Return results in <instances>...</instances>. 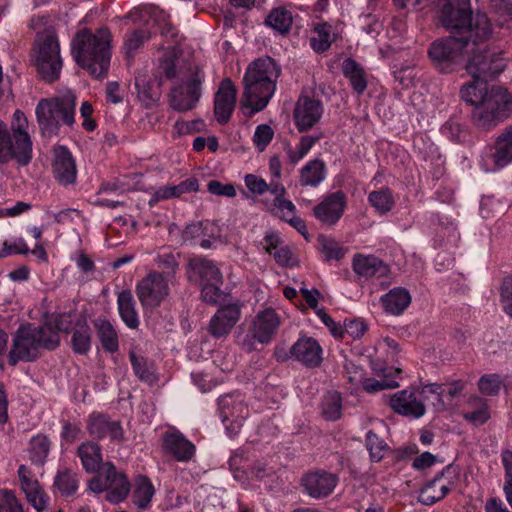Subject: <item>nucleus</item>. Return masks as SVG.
I'll list each match as a JSON object with an SVG mask.
<instances>
[{
  "instance_id": "obj_19",
  "label": "nucleus",
  "mask_w": 512,
  "mask_h": 512,
  "mask_svg": "<svg viewBox=\"0 0 512 512\" xmlns=\"http://www.w3.org/2000/svg\"><path fill=\"white\" fill-rule=\"evenodd\" d=\"M347 205V198L344 192H333L314 207V216L323 224L334 225L342 217Z\"/></svg>"
},
{
  "instance_id": "obj_24",
  "label": "nucleus",
  "mask_w": 512,
  "mask_h": 512,
  "mask_svg": "<svg viewBox=\"0 0 512 512\" xmlns=\"http://www.w3.org/2000/svg\"><path fill=\"white\" fill-rule=\"evenodd\" d=\"M52 172L55 179L62 185L75 182L77 175L75 160L66 147L58 146L54 148Z\"/></svg>"
},
{
  "instance_id": "obj_21",
  "label": "nucleus",
  "mask_w": 512,
  "mask_h": 512,
  "mask_svg": "<svg viewBox=\"0 0 512 512\" xmlns=\"http://www.w3.org/2000/svg\"><path fill=\"white\" fill-rule=\"evenodd\" d=\"M87 430L92 437L97 439L109 437L113 442L124 441V432L120 423L111 420L104 414L92 413L87 421Z\"/></svg>"
},
{
  "instance_id": "obj_28",
  "label": "nucleus",
  "mask_w": 512,
  "mask_h": 512,
  "mask_svg": "<svg viewBox=\"0 0 512 512\" xmlns=\"http://www.w3.org/2000/svg\"><path fill=\"white\" fill-rule=\"evenodd\" d=\"M161 81L156 76L138 73L135 76V88L138 99L146 108L154 106L161 97Z\"/></svg>"
},
{
  "instance_id": "obj_52",
  "label": "nucleus",
  "mask_w": 512,
  "mask_h": 512,
  "mask_svg": "<svg viewBox=\"0 0 512 512\" xmlns=\"http://www.w3.org/2000/svg\"><path fill=\"white\" fill-rule=\"evenodd\" d=\"M150 38L149 32L146 30H135L126 34L124 41L125 53L128 57H132L134 53Z\"/></svg>"
},
{
  "instance_id": "obj_35",
  "label": "nucleus",
  "mask_w": 512,
  "mask_h": 512,
  "mask_svg": "<svg viewBox=\"0 0 512 512\" xmlns=\"http://www.w3.org/2000/svg\"><path fill=\"white\" fill-rule=\"evenodd\" d=\"M199 185L196 178H189L178 185L163 186L155 191L152 199L162 201L171 198H178L184 193L198 191Z\"/></svg>"
},
{
  "instance_id": "obj_36",
  "label": "nucleus",
  "mask_w": 512,
  "mask_h": 512,
  "mask_svg": "<svg viewBox=\"0 0 512 512\" xmlns=\"http://www.w3.org/2000/svg\"><path fill=\"white\" fill-rule=\"evenodd\" d=\"M326 175V166L322 160L315 159L309 161L300 170V184L302 186H318Z\"/></svg>"
},
{
  "instance_id": "obj_43",
  "label": "nucleus",
  "mask_w": 512,
  "mask_h": 512,
  "mask_svg": "<svg viewBox=\"0 0 512 512\" xmlns=\"http://www.w3.org/2000/svg\"><path fill=\"white\" fill-rule=\"evenodd\" d=\"M50 441L44 434H38L30 440L29 459L34 464H43L50 451Z\"/></svg>"
},
{
  "instance_id": "obj_62",
  "label": "nucleus",
  "mask_w": 512,
  "mask_h": 512,
  "mask_svg": "<svg viewBox=\"0 0 512 512\" xmlns=\"http://www.w3.org/2000/svg\"><path fill=\"white\" fill-rule=\"evenodd\" d=\"M208 191L217 196L234 197L236 195L235 187L232 184H222L220 181L211 180L207 184Z\"/></svg>"
},
{
  "instance_id": "obj_3",
  "label": "nucleus",
  "mask_w": 512,
  "mask_h": 512,
  "mask_svg": "<svg viewBox=\"0 0 512 512\" xmlns=\"http://www.w3.org/2000/svg\"><path fill=\"white\" fill-rule=\"evenodd\" d=\"M280 73V66L271 57H261L252 62L244 75L241 103L253 113L262 111L275 92Z\"/></svg>"
},
{
  "instance_id": "obj_11",
  "label": "nucleus",
  "mask_w": 512,
  "mask_h": 512,
  "mask_svg": "<svg viewBox=\"0 0 512 512\" xmlns=\"http://www.w3.org/2000/svg\"><path fill=\"white\" fill-rule=\"evenodd\" d=\"M442 391L441 385L438 384L426 385L422 390L404 389L390 396L389 406L398 415L417 419L426 412L425 395L431 393L440 399Z\"/></svg>"
},
{
  "instance_id": "obj_1",
  "label": "nucleus",
  "mask_w": 512,
  "mask_h": 512,
  "mask_svg": "<svg viewBox=\"0 0 512 512\" xmlns=\"http://www.w3.org/2000/svg\"><path fill=\"white\" fill-rule=\"evenodd\" d=\"M470 38L466 39L465 69L473 78H493L505 68V60L500 51L490 49L485 42L493 29L487 15L477 13L470 28Z\"/></svg>"
},
{
  "instance_id": "obj_41",
  "label": "nucleus",
  "mask_w": 512,
  "mask_h": 512,
  "mask_svg": "<svg viewBox=\"0 0 512 512\" xmlns=\"http://www.w3.org/2000/svg\"><path fill=\"white\" fill-rule=\"evenodd\" d=\"M102 347L110 353L118 350V337L115 329L107 320H97L95 323Z\"/></svg>"
},
{
  "instance_id": "obj_15",
  "label": "nucleus",
  "mask_w": 512,
  "mask_h": 512,
  "mask_svg": "<svg viewBox=\"0 0 512 512\" xmlns=\"http://www.w3.org/2000/svg\"><path fill=\"white\" fill-rule=\"evenodd\" d=\"M170 279L159 271L149 272L136 287V294L144 307H157L169 295Z\"/></svg>"
},
{
  "instance_id": "obj_34",
  "label": "nucleus",
  "mask_w": 512,
  "mask_h": 512,
  "mask_svg": "<svg viewBox=\"0 0 512 512\" xmlns=\"http://www.w3.org/2000/svg\"><path fill=\"white\" fill-rule=\"evenodd\" d=\"M292 23V13L283 6L272 9L264 21L267 27L281 35H285L290 31Z\"/></svg>"
},
{
  "instance_id": "obj_40",
  "label": "nucleus",
  "mask_w": 512,
  "mask_h": 512,
  "mask_svg": "<svg viewBox=\"0 0 512 512\" xmlns=\"http://www.w3.org/2000/svg\"><path fill=\"white\" fill-rule=\"evenodd\" d=\"M53 485L62 496L69 497L77 491L79 480L76 473L65 469L56 474Z\"/></svg>"
},
{
  "instance_id": "obj_12",
  "label": "nucleus",
  "mask_w": 512,
  "mask_h": 512,
  "mask_svg": "<svg viewBox=\"0 0 512 512\" xmlns=\"http://www.w3.org/2000/svg\"><path fill=\"white\" fill-rule=\"evenodd\" d=\"M203 81L204 72L197 66L191 67L188 75L171 88L169 93L170 107L178 112L192 110L201 97Z\"/></svg>"
},
{
  "instance_id": "obj_46",
  "label": "nucleus",
  "mask_w": 512,
  "mask_h": 512,
  "mask_svg": "<svg viewBox=\"0 0 512 512\" xmlns=\"http://www.w3.org/2000/svg\"><path fill=\"white\" fill-rule=\"evenodd\" d=\"M314 34L310 39L313 50L316 52L328 50L333 41L332 27L326 23L318 24L314 29Z\"/></svg>"
},
{
  "instance_id": "obj_53",
  "label": "nucleus",
  "mask_w": 512,
  "mask_h": 512,
  "mask_svg": "<svg viewBox=\"0 0 512 512\" xmlns=\"http://www.w3.org/2000/svg\"><path fill=\"white\" fill-rule=\"evenodd\" d=\"M491 9L496 14L497 25L503 27L512 20V5L508 0H490Z\"/></svg>"
},
{
  "instance_id": "obj_58",
  "label": "nucleus",
  "mask_w": 512,
  "mask_h": 512,
  "mask_svg": "<svg viewBox=\"0 0 512 512\" xmlns=\"http://www.w3.org/2000/svg\"><path fill=\"white\" fill-rule=\"evenodd\" d=\"M502 386L500 377L496 374L484 375L478 382L479 390L484 395L493 396L498 394Z\"/></svg>"
},
{
  "instance_id": "obj_60",
  "label": "nucleus",
  "mask_w": 512,
  "mask_h": 512,
  "mask_svg": "<svg viewBox=\"0 0 512 512\" xmlns=\"http://www.w3.org/2000/svg\"><path fill=\"white\" fill-rule=\"evenodd\" d=\"M274 132L267 124H261L256 128L253 141L260 151H263L271 142Z\"/></svg>"
},
{
  "instance_id": "obj_39",
  "label": "nucleus",
  "mask_w": 512,
  "mask_h": 512,
  "mask_svg": "<svg viewBox=\"0 0 512 512\" xmlns=\"http://www.w3.org/2000/svg\"><path fill=\"white\" fill-rule=\"evenodd\" d=\"M129 358L135 375L142 382L150 385L158 381L154 364L142 356H138L134 351L129 352Z\"/></svg>"
},
{
  "instance_id": "obj_63",
  "label": "nucleus",
  "mask_w": 512,
  "mask_h": 512,
  "mask_svg": "<svg viewBox=\"0 0 512 512\" xmlns=\"http://www.w3.org/2000/svg\"><path fill=\"white\" fill-rule=\"evenodd\" d=\"M2 497L6 512H24V506L11 490H3Z\"/></svg>"
},
{
  "instance_id": "obj_16",
  "label": "nucleus",
  "mask_w": 512,
  "mask_h": 512,
  "mask_svg": "<svg viewBox=\"0 0 512 512\" xmlns=\"http://www.w3.org/2000/svg\"><path fill=\"white\" fill-rule=\"evenodd\" d=\"M456 475V467L447 465L433 480L420 490L418 501L424 505H432L443 499L454 486V478Z\"/></svg>"
},
{
  "instance_id": "obj_47",
  "label": "nucleus",
  "mask_w": 512,
  "mask_h": 512,
  "mask_svg": "<svg viewBox=\"0 0 512 512\" xmlns=\"http://www.w3.org/2000/svg\"><path fill=\"white\" fill-rule=\"evenodd\" d=\"M368 201L381 214L389 212L395 204L392 193L388 188L372 191L368 196Z\"/></svg>"
},
{
  "instance_id": "obj_2",
  "label": "nucleus",
  "mask_w": 512,
  "mask_h": 512,
  "mask_svg": "<svg viewBox=\"0 0 512 512\" xmlns=\"http://www.w3.org/2000/svg\"><path fill=\"white\" fill-rule=\"evenodd\" d=\"M112 34L107 27H101L93 33L84 28L76 33L72 40V54L75 61L91 76H106L111 59Z\"/></svg>"
},
{
  "instance_id": "obj_5",
  "label": "nucleus",
  "mask_w": 512,
  "mask_h": 512,
  "mask_svg": "<svg viewBox=\"0 0 512 512\" xmlns=\"http://www.w3.org/2000/svg\"><path fill=\"white\" fill-rule=\"evenodd\" d=\"M28 120L24 113L16 110L12 117L11 131L0 120V163L15 160L18 164L26 166L32 159V141L27 132Z\"/></svg>"
},
{
  "instance_id": "obj_59",
  "label": "nucleus",
  "mask_w": 512,
  "mask_h": 512,
  "mask_svg": "<svg viewBox=\"0 0 512 512\" xmlns=\"http://www.w3.org/2000/svg\"><path fill=\"white\" fill-rule=\"evenodd\" d=\"M17 473L20 487L23 493L31 491L40 486L38 480L34 477L32 471L27 466L20 465Z\"/></svg>"
},
{
  "instance_id": "obj_61",
  "label": "nucleus",
  "mask_w": 512,
  "mask_h": 512,
  "mask_svg": "<svg viewBox=\"0 0 512 512\" xmlns=\"http://www.w3.org/2000/svg\"><path fill=\"white\" fill-rule=\"evenodd\" d=\"M222 283H206L201 285V295L205 302L216 304L221 299V286Z\"/></svg>"
},
{
  "instance_id": "obj_37",
  "label": "nucleus",
  "mask_w": 512,
  "mask_h": 512,
  "mask_svg": "<svg viewBox=\"0 0 512 512\" xmlns=\"http://www.w3.org/2000/svg\"><path fill=\"white\" fill-rule=\"evenodd\" d=\"M342 72L357 94H362L365 91L367 87L365 73L355 60L351 58L345 59L342 63Z\"/></svg>"
},
{
  "instance_id": "obj_56",
  "label": "nucleus",
  "mask_w": 512,
  "mask_h": 512,
  "mask_svg": "<svg viewBox=\"0 0 512 512\" xmlns=\"http://www.w3.org/2000/svg\"><path fill=\"white\" fill-rule=\"evenodd\" d=\"M76 316L77 315L72 312L61 313L47 318L44 322H50L52 328L57 331L59 335V332L68 333L72 329Z\"/></svg>"
},
{
  "instance_id": "obj_33",
  "label": "nucleus",
  "mask_w": 512,
  "mask_h": 512,
  "mask_svg": "<svg viewBox=\"0 0 512 512\" xmlns=\"http://www.w3.org/2000/svg\"><path fill=\"white\" fill-rule=\"evenodd\" d=\"M118 311L122 321L131 329H136L139 326V317L136 310V302L133 298L131 291L124 290L119 293Z\"/></svg>"
},
{
  "instance_id": "obj_20",
  "label": "nucleus",
  "mask_w": 512,
  "mask_h": 512,
  "mask_svg": "<svg viewBox=\"0 0 512 512\" xmlns=\"http://www.w3.org/2000/svg\"><path fill=\"white\" fill-rule=\"evenodd\" d=\"M219 410L223 424L227 430L236 433L248 416V408L241 399L226 395L219 399Z\"/></svg>"
},
{
  "instance_id": "obj_55",
  "label": "nucleus",
  "mask_w": 512,
  "mask_h": 512,
  "mask_svg": "<svg viewBox=\"0 0 512 512\" xmlns=\"http://www.w3.org/2000/svg\"><path fill=\"white\" fill-rule=\"evenodd\" d=\"M366 447L369 450L371 459L379 462L384 457L387 445L374 432L369 431L366 435Z\"/></svg>"
},
{
  "instance_id": "obj_42",
  "label": "nucleus",
  "mask_w": 512,
  "mask_h": 512,
  "mask_svg": "<svg viewBox=\"0 0 512 512\" xmlns=\"http://www.w3.org/2000/svg\"><path fill=\"white\" fill-rule=\"evenodd\" d=\"M72 349L77 354H86L91 347V330L86 322H77L71 338Z\"/></svg>"
},
{
  "instance_id": "obj_32",
  "label": "nucleus",
  "mask_w": 512,
  "mask_h": 512,
  "mask_svg": "<svg viewBox=\"0 0 512 512\" xmlns=\"http://www.w3.org/2000/svg\"><path fill=\"white\" fill-rule=\"evenodd\" d=\"M77 454L81 459L84 470L88 473L96 472L104 464L102 462L101 447L94 442H84L78 449Z\"/></svg>"
},
{
  "instance_id": "obj_38",
  "label": "nucleus",
  "mask_w": 512,
  "mask_h": 512,
  "mask_svg": "<svg viewBox=\"0 0 512 512\" xmlns=\"http://www.w3.org/2000/svg\"><path fill=\"white\" fill-rule=\"evenodd\" d=\"M486 80L473 78L472 81L464 84L460 89V96L466 103L477 107L482 102L486 92L489 91Z\"/></svg>"
},
{
  "instance_id": "obj_26",
  "label": "nucleus",
  "mask_w": 512,
  "mask_h": 512,
  "mask_svg": "<svg viewBox=\"0 0 512 512\" xmlns=\"http://www.w3.org/2000/svg\"><path fill=\"white\" fill-rule=\"evenodd\" d=\"M163 448L166 453L180 462L190 461L196 451L195 445L176 430L164 434Z\"/></svg>"
},
{
  "instance_id": "obj_9",
  "label": "nucleus",
  "mask_w": 512,
  "mask_h": 512,
  "mask_svg": "<svg viewBox=\"0 0 512 512\" xmlns=\"http://www.w3.org/2000/svg\"><path fill=\"white\" fill-rule=\"evenodd\" d=\"M468 37L449 36L433 42L429 48V57L435 68L441 73H452L463 66Z\"/></svg>"
},
{
  "instance_id": "obj_54",
  "label": "nucleus",
  "mask_w": 512,
  "mask_h": 512,
  "mask_svg": "<svg viewBox=\"0 0 512 512\" xmlns=\"http://www.w3.org/2000/svg\"><path fill=\"white\" fill-rule=\"evenodd\" d=\"M341 407V397L335 392L325 398L322 413L327 420H336L341 415Z\"/></svg>"
},
{
  "instance_id": "obj_17",
  "label": "nucleus",
  "mask_w": 512,
  "mask_h": 512,
  "mask_svg": "<svg viewBox=\"0 0 512 512\" xmlns=\"http://www.w3.org/2000/svg\"><path fill=\"white\" fill-rule=\"evenodd\" d=\"M324 112L320 100L309 96H300L295 104L293 117L299 132H305L314 127L321 119Z\"/></svg>"
},
{
  "instance_id": "obj_14",
  "label": "nucleus",
  "mask_w": 512,
  "mask_h": 512,
  "mask_svg": "<svg viewBox=\"0 0 512 512\" xmlns=\"http://www.w3.org/2000/svg\"><path fill=\"white\" fill-rule=\"evenodd\" d=\"M476 15L472 16L470 0H448L441 12L442 25L459 34V37L470 38V28L474 24Z\"/></svg>"
},
{
  "instance_id": "obj_57",
  "label": "nucleus",
  "mask_w": 512,
  "mask_h": 512,
  "mask_svg": "<svg viewBox=\"0 0 512 512\" xmlns=\"http://www.w3.org/2000/svg\"><path fill=\"white\" fill-rule=\"evenodd\" d=\"M27 501L37 512H45L49 503V496L41 486L24 493Z\"/></svg>"
},
{
  "instance_id": "obj_25",
  "label": "nucleus",
  "mask_w": 512,
  "mask_h": 512,
  "mask_svg": "<svg viewBox=\"0 0 512 512\" xmlns=\"http://www.w3.org/2000/svg\"><path fill=\"white\" fill-rule=\"evenodd\" d=\"M241 315L238 304H229L222 306L211 318L208 330L216 338L226 336L235 324L239 321Z\"/></svg>"
},
{
  "instance_id": "obj_27",
  "label": "nucleus",
  "mask_w": 512,
  "mask_h": 512,
  "mask_svg": "<svg viewBox=\"0 0 512 512\" xmlns=\"http://www.w3.org/2000/svg\"><path fill=\"white\" fill-rule=\"evenodd\" d=\"M290 352L297 361L308 367H317L322 361V349L318 342L310 337L298 339Z\"/></svg>"
},
{
  "instance_id": "obj_48",
  "label": "nucleus",
  "mask_w": 512,
  "mask_h": 512,
  "mask_svg": "<svg viewBox=\"0 0 512 512\" xmlns=\"http://www.w3.org/2000/svg\"><path fill=\"white\" fill-rule=\"evenodd\" d=\"M322 134L307 135L301 137L297 147L295 149L288 150V157L291 163L296 164L299 160L304 158L315 143H317Z\"/></svg>"
},
{
  "instance_id": "obj_30",
  "label": "nucleus",
  "mask_w": 512,
  "mask_h": 512,
  "mask_svg": "<svg viewBox=\"0 0 512 512\" xmlns=\"http://www.w3.org/2000/svg\"><path fill=\"white\" fill-rule=\"evenodd\" d=\"M411 303V295L406 288L396 287L381 297L384 310L392 315H400Z\"/></svg>"
},
{
  "instance_id": "obj_45",
  "label": "nucleus",
  "mask_w": 512,
  "mask_h": 512,
  "mask_svg": "<svg viewBox=\"0 0 512 512\" xmlns=\"http://www.w3.org/2000/svg\"><path fill=\"white\" fill-rule=\"evenodd\" d=\"M178 257V254H174L168 248H161L157 252L154 262L158 268L163 270L162 273L165 277L171 279L179 267Z\"/></svg>"
},
{
  "instance_id": "obj_22",
  "label": "nucleus",
  "mask_w": 512,
  "mask_h": 512,
  "mask_svg": "<svg viewBox=\"0 0 512 512\" xmlns=\"http://www.w3.org/2000/svg\"><path fill=\"white\" fill-rule=\"evenodd\" d=\"M236 89L231 79L221 81L214 98V114L220 124L229 121L236 104Z\"/></svg>"
},
{
  "instance_id": "obj_4",
  "label": "nucleus",
  "mask_w": 512,
  "mask_h": 512,
  "mask_svg": "<svg viewBox=\"0 0 512 512\" xmlns=\"http://www.w3.org/2000/svg\"><path fill=\"white\" fill-rule=\"evenodd\" d=\"M60 345V336L50 322L42 325H21L13 337V344L8 354L10 365L18 362H32L42 355L43 350H54Z\"/></svg>"
},
{
  "instance_id": "obj_29",
  "label": "nucleus",
  "mask_w": 512,
  "mask_h": 512,
  "mask_svg": "<svg viewBox=\"0 0 512 512\" xmlns=\"http://www.w3.org/2000/svg\"><path fill=\"white\" fill-rule=\"evenodd\" d=\"M354 272L365 279L382 278L388 275L389 267L373 255L358 254L353 259Z\"/></svg>"
},
{
  "instance_id": "obj_49",
  "label": "nucleus",
  "mask_w": 512,
  "mask_h": 512,
  "mask_svg": "<svg viewBox=\"0 0 512 512\" xmlns=\"http://www.w3.org/2000/svg\"><path fill=\"white\" fill-rule=\"evenodd\" d=\"M384 378L380 380L367 378L362 382L363 389L368 393H376L382 390L395 389L399 387V383L393 379L388 378L390 373L387 369L381 370Z\"/></svg>"
},
{
  "instance_id": "obj_31",
  "label": "nucleus",
  "mask_w": 512,
  "mask_h": 512,
  "mask_svg": "<svg viewBox=\"0 0 512 512\" xmlns=\"http://www.w3.org/2000/svg\"><path fill=\"white\" fill-rule=\"evenodd\" d=\"M494 148L492 158L497 167H505L512 161V125L497 137Z\"/></svg>"
},
{
  "instance_id": "obj_10",
  "label": "nucleus",
  "mask_w": 512,
  "mask_h": 512,
  "mask_svg": "<svg viewBox=\"0 0 512 512\" xmlns=\"http://www.w3.org/2000/svg\"><path fill=\"white\" fill-rule=\"evenodd\" d=\"M280 326V317L272 308H266L259 312L246 332L237 335V344L245 352H252L256 344H267L276 334Z\"/></svg>"
},
{
  "instance_id": "obj_50",
  "label": "nucleus",
  "mask_w": 512,
  "mask_h": 512,
  "mask_svg": "<svg viewBox=\"0 0 512 512\" xmlns=\"http://www.w3.org/2000/svg\"><path fill=\"white\" fill-rule=\"evenodd\" d=\"M318 243L326 260H340L345 255L343 247H341L333 238H329L325 235H319Z\"/></svg>"
},
{
  "instance_id": "obj_8",
  "label": "nucleus",
  "mask_w": 512,
  "mask_h": 512,
  "mask_svg": "<svg viewBox=\"0 0 512 512\" xmlns=\"http://www.w3.org/2000/svg\"><path fill=\"white\" fill-rule=\"evenodd\" d=\"M33 51L34 65L40 78L48 83L59 79L63 61L58 38L53 33L38 35Z\"/></svg>"
},
{
  "instance_id": "obj_7",
  "label": "nucleus",
  "mask_w": 512,
  "mask_h": 512,
  "mask_svg": "<svg viewBox=\"0 0 512 512\" xmlns=\"http://www.w3.org/2000/svg\"><path fill=\"white\" fill-rule=\"evenodd\" d=\"M512 114V95L500 86H491L482 102L472 111L475 125L482 129H491Z\"/></svg>"
},
{
  "instance_id": "obj_51",
  "label": "nucleus",
  "mask_w": 512,
  "mask_h": 512,
  "mask_svg": "<svg viewBox=\"0 0 512 512\" xmlns=\"http://www.w3.org/2000/svg\"><path fill=\"white\" fill-rule=\"evenodd\" d=\"M471 406L478 407L475 411H467L463 413L464 419L474 425L484 424L490 417L488 409L483 400L478 397H473L469 400Z\"/></svg>"
},
{
  "instance_id": "obj_23",
  "label": "nucleus",
  "mask_w": 512,
  "mask_h": 512,
  "mask_svg": "<svg viewBox=\"0 0 512 512\" xmlns=\"http://www.w3.org/2000/svg\"><path fill=\"white\" fill-rule=\"evenodd\" d=\"M337 482L338 479L334 474L316 471L306 474L301 480V485L310 497L321 499L333 492Z\"/></svg>"
},
{
  "instance_id": "obj_6",
  "label": "nucleus",
  "mask_w": 512,
  "mask_h": 512,
  "mask_svg": "<svg viewBox=\"0 0 512 512\" xmlns=\"http://www.w3.org/2000/svg\"><path fill=\"white\" fill-rule=\"evenodd\" d=\"M75 99V95L67 91L59 97L39 101L35 112L44 136L55 135L62 123H74Z\"/></svg>"
},
{
  "instance_id": "obj_13",
  "label": "nucleus",
  "mask_w": 512,
  "mask_h": 512,
  "mask_svg": "<svg viewBox=\"0 0 512 512\" xmlns=\"http://www.w3.org/2000/svg\"><path fill=\"white\" fill-rule=\"evenodd\" d=\"M96 473V476L89 482V489L92 492L107 491L105 498L111 503H119L126 499L130 492V483L126 476L118 472L112 463L102 464Z\"/></svg>"
},
{
  "instance_id": "obj_18",
  "label": "nucleus",
  "mask_w": 512,
  "mask_h": 512,
  "mask_svg": "<svg viewBox=\"0 0 512 512\" xmlns=\"http://www.w3.org/2000/svg\"><path fill=\"white\" fill-rule=\"evenodd\" d=\"M186 274L190 282L201 286L206 283H222V274L213 261L195 256L186 264Z\"/></svg>"
},
{
  "instance_id": "obj_44",
  "label": "nucleus",
  "mask_w": 512,
  "mask_h": 512,
  "mask_svg": "<svg viewBox=\"0 0 512 512\" xmlns=\"http://www.w3.org/2000/svg\"><path fill=\"white\" fill-rule=\"evenodd\" d=\"M155 493L154 487L147 477L140 476L137 479L133 492V502L140 509H145L150 504Z\"/></svg>"
},
{
  "instance_id": "obj_64",
  "label": "nucleus",
  "mask_w": 512,
  "mask_h": 512,
  "mask_svg": "<svg viewBox=\"0 0 512 512\" xmlns=\"http://www.w3.org/2000/svg\"><path fill=\"white\" fill-rule=\"evenodd\" d=\"M501 296L504 311L512 318V276L505 278Z\"/></svg>"
}]
</instances>
